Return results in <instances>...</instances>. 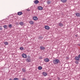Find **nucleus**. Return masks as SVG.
I'll return each instance as SVG.
<instances>
[{
	"label": "nucleus",
	"instance_id": "nucleus-1",
	"mask_svg": "<svg viewBox=\"0 0 80 80\" xmlns=\"http://www.w3.org/2000/svg\"><path fill=\"white\" fill-rule=\"evenodd\" d=\"M53 62L54 64L57 65V64H58V63L60 62V60H59V59H55L53 60Z\"/></svg>",
	"mask_w": 80,
	"mask_h": 80
},
{
	"label": "nucleus",
	"instance_id": "nucleus-2",
	"mask_svg": "<svg viewBox=\"0 0 80 80\" xmlns=\"http://www.w3.org/2000/svg\"><path fill=\"white\" fill-rule=\"evenodd\" d=\"M26 61L28 62H30L31 59H30V57L29 56H28V58L26 59Z\"/></svg>",
	"mask_w": 80,
	"mask_h": 80
},
{
	"label": "nucleus",
	"instance_id": "nucleus-3",
	"mask_svg": "<svg viewBox=\"0 0 80 80\" xmlns=\"http://www.w3.org/2000/svg\"><path fill=\"white\" fill-rule=\"evenodd\" d=\"M22 57L23 58H26L27 57V54H23L22 55Z\"/></svg>",
	"mask_w": 80,
	"mask_h": 80
},
{
	"label": "nucleus",
	"instance_id": "nucleus-4",
	"mask_svg": "<svg viewBox=\"0 0 80 80\" xmlns=\"http://www.w3.org/2000/svg\"><path fill=\"white\" fill-rule=\"evenodd\" d=\"M44 61L45 62H48L50 61V60L48 58H46L44 59Z\"/></svg>",
	"mask_w": 80,
	"mask_h": 80
},
{
	"label": "nucleus",
	"instance_id": "nucleus-5",
	"mask_svg": "<svg viewBox=\"0 0 80 80\" xmlns=\"http://www.w3.org/2000/svg\"><path fill=\"white\" fill-rule=\"evenodd\" d=\"M40 50H44L45 49V47L42 46H41L40 47Z\"/></svg>",
	"mask_w": 80,
	"mask_h": 80
},
{
	"label": "nucleus",
	"instance_id": "nucleus-6",
	"mask_svg": "<svg viewBox=\"0 0 80 80\" xmlns=\"http://www.w3.org/2000/svg\"><path fill=\"white\" fill-rule=\"evenodd\" d=\"M38 9L39 10H42L43 9V8L41 6H39L38 7Z\"/></svg>",
	"mask_w": 80,
	"mask_h": 80
},
{
	"label": "nucleus",
	"instance_id": "nucleus-7",
	"mask_svg": "<svg viewBox=\"0 0 80 80\" xmlns=\"http://www.w3.org/2000/svg\"><path fill=\"white\" fill-rule=\"evenodd\" d=\"M45 28L46 30H49L50 29V27L48 26H45Z\"/></svg>",
	"mask_w": 80,
	"mask_h": 80
},
{
	"label": "nucleus",
	"instance_id": "nucleus-8",
	"mask_svg": "<svg viewBox=\"0 0 80 80\" xmlns=\"http://www.w3.org/2000/svg\"><path fill=\"white\" fill-rule=\"evenodd\" d=\"M75 59L76 60H77V61H78V60H80V59L79 58V57L78 56H76L75 58Z\"/></svg>",
	"mask_w": 80,
	"mask_h": 80
},
{
	"label": "nucleus",
	"instance_id": "nucleus-9",
	"mask_svg": "<svg viewBox=\"0 0 80 80\" xmlns=\"http://www.w3.org/2000/svg\"><path fill=\"white\" fill-rule=\"evenodd\" d=\"M42 73L44 76H45V77H46V76H47V75H48V74H47V73L45 72H42Z\"/></svg>",
	"mask_w": 80,
	"mask_h": 80
},
{
	"label": "nucleus",
	"instance_id": "nucleus-10",
	"mask_svg": "<svg viewBox=\"0 0 80 80\" xmlns=\"http://www.w3.org/2000/svg\"><path fill=\"white\" fill-rule=\"evenodd\" d=\"M35 3V4H38V3H39V1H38V0H36L34 1L33 2Z\"/></svg>",
	"mask_w": 80,
	"mask_h": 80
},
{
	"label": "nucleus",
	"instance_id": "nucleus-11",
	"mask_svg": "<svg viewBox=\"0 0 80 80\" xmlns=\"http://www.w3.org/2000/svg\"><path fill=\"white\" fill-rule=\"evenodd\" d=\"M22 14H23V13L22 12H18V15H22Z\"/></svg>",
	"mask_w": 80,
	"mask_h": 80
},
{
	"label": "nucleus",
	"instance_id": "nucleus-12",
	"mask_svg": "<svg viewBox=\"0 0 80 80\" xmlns=\"http://www.w3.org/2000/svg\"><path fill=\"white\" fill-rule=\"evenodd\" d=\"M33 19L34 20H38V18L37 17H33Z\"/></svg>",
	"mask_w": 80,
	"mask_h": 80
},
{
	"label": "nucleus",
	"instance_id": "nucleus-13",
	"mask_svg": "<svg viewBox=\"0 0 80 80\" xmlns=\"http://www.w3.org/2000/svg\"><path fill=\"white\" fill-rule=\"evenodd\" d=\"M51 3H52V2L50 0H48L47 2V3H48V5H50Z\"/></svg>",
	"mask_w": 80,
	"mask_h": 80
},
{
	"label": "nucleus",
	"instance_id": "nucleus-14",
	"mask_svg": "<svg viewBox=\"0 0 80 80\" xmlns=\"http://www.w3.org/2000/svg\"><path fill=\"white\" fill-rule=\"evenodd\" d=\"M29 23L31 24V25H33L34 24V23L32 21H31L29 22Z\"/></svg>",
	"mask_w": 80,
	"mask_h": 80
},
{
	"label": "nucleus",
	"instance_id": "nucleus-15",
	"mask_svg": "<svg viewBox=\"0 0 80 80\" xmlns=\"http://www.w3.org/2000/svg\"><path fill=\"white\" fill-rule=\"evenodd\" d=\"M76 15L77 16V17H80V13H76Z\"/></svg>",
	"mask_w": 80,
	"mask_h": 80
},
{
	"label": "nucleus",
	"instance_id": "nucleus-16",
	"mask_svg": "<svg viewBox=\"0 0 80 80\" xmlns=\"http://www.w3.org/2000/svg\"><path fill=\"white\" fill-rule=\"evenodd\" d=\"M61 1L62 3H65V2H67V0H61Z\"/></svg>",
	"mask_w": 80,
	"mask_h": 80
},
{
	"label": "nucleus",
	"instance_id": "nucleus-17",
	"mask_svg": "<svg viewBox=\"0 0 80 80\" xmlns=\"http://www.w3.org/2000/svg\"><path fill=\"white\" fill-rule=\"evenodd\" d=\"M63 24L60 23H59L58 24V26H60V27H63Z\"/></svg>",
	"mask_w": 80,
	"mask_h": 80
},
{
	"label": "nucleus",
	"instance_id": "nucleus-18",
	"mask_svg": "<svg viewBox=\"0 0 80 80\" xmlns=\"http://www.w3.org/2000/svg\"><path fill=\"white\" fill-rule=\"evenodd\" d=\"M23 23H24L23 22H20L19 24L20 25H21V26H22V25H23Z\"/></svg>",
	"mask_w": 80,
	"mask_h": 80
},
{
	"label": "nucleus",
	"instance_id": "nucleus-19",
	"mask_svg": "<svg viewBox=\"0 0 80 80\" xmlns=\"http://www.w3.org/2000/svg\"><path fill=\"white\" fill-rule=\"evenodd\" d=\"M4 28L5 29H7V28H8V27H7V25H5L3 26Z\"/></svg>",
	"mask_w": 80,
	"mask_h": 80
},
{
	"label": "nucleus",
	"instance_id": "nucleus-20",
	"mask_svg": "<svg viewBox=\"0 0 80 80\" xmlns=\"http://www.w3.org/2000/svg\"><path fill=\"white\" fill-rule=\"evenodd\" d=\"M4 44H5V45H8V43L7 42H4Z\"/></svg>",
	"mask_w": 80,
	"mask_h": 80
},
{
	"label": "nucleus",
	"instance_id": "nucleus-21",
	"mask_svg": "<svg viewBox=\"0 0 80 80\" xmlns=\"http://www.w3.org/2000/svg\"><path fill=\"white\" fill-rule=\"evenodd\" d=\"M38 70H42V67L41 66H39L38 67Z\"/></svg>",
	"mask_w": 80,
	"mask_h": 80
},
{
	"label": "nucleus",
	"instance_id": "nucleus-22",
	"mask_svg": "<svg viewBox=\"0 0 80 80\" xmlns=\"http://www.w3.org/2000/svg\"><path fill=\"white\" fill-rule=\"evenodd\" d=\"M20 49L21 50H24V48H23V47H20Z\"/></svg>",
	"mask_w": 80,
	"mask_h": 80
},
{
	"label": "nucleus",
	"instance_id": "nucleus-23",
	"mask_svg": "<svg viewBox=\"0 0 80 80\" xmlns=\"http://www.w3.org/2000/svg\"><path fill=\"white\" fill-rule=\"evenodd\" d=\"M8 27L9 28H12V24H9L8 26Z\"/></svg>",
	"mask_w": 80,
	"mask_h": 80
},
{
	"label": "nucleus",
	"instance_id": "nucleus-24",
	"mask_svg": "<svg viewBox=\"0 0 80 80\" xmlns=\"http://www.w3.org/2000/svg\"><path fill=\"white\" fill-rule=\"evenodd\" d=\"M13 80H19V79H18V78H14Z\"/></svg>",
	"mask_w": 80,
	"mask_h": 80
},
{
	"label": "nucleus",
	"instance_id": "nucleus-25",
	"mask_svg": "<svg viewBox=\"0 0 80 80\" xmlns=\"http://www.w3.org/2000/svg\"><path fill=\"white\" fill-rule=\"evenodd\" d=\"M39 39H40V40H42V38H43V37H42V36H39Z\"/></svg>",
	"mask_w": 80,
	"mask_h": 80
},
{
	"label": "nucleus",
	"instance_id": "nucleus-26",
	"mask_svg": "<svg viewBox=\"0 0 80 80\" xmlns=\"http://www.w3.org/2000/svg\"><path fill=\"white\" fill-rule=\"evenodd\" d=\"M22 71L23 72H25V69L24 68H23L22 69Z\"/></svg>",
	"mask_w": 80,
	"mask_h": 80
},
{
	"label": "nucleus",
	"instance_id": "nucleus-27",
	"mask_svg": "<svg viewBox=\"0 0 80 80\" xmlns=\"http://www.w3.org/2000/svg\"><path fill=\"white\" fill-rule=\"evenodd\" d=\"M75 63H76V64H78L79 62H78V61H76L75 62Z\"/></svg>",
	"mask_w": 80,
	"mask_h": 80
},
{
	"label": "nucleus",
	"instance_id": "nucleus-28",
	"mask_svg": "<svg viewBox=\"0 0 80 80\" xmlns=\"http://www.w3.org/2000/svg\"><path fill=\"white\" fill-rule=\"evenodd\" d=\"M3 28H2V26H0V30H2Z\"/></svg>",
	"mask_w": 80,
	"mask_h": 80
},
{
	"label": "nucleus",
	"instance_id": "nucleus-29",
	"mask_svg": "<svg viewBox=\"0 0 80 80\" xmlns=\"http://www.w3.org/2000/svg\"><path fill=\"white\" fill-rule=\"evenodd\" d=\"M39 59H40V60H41V59H42V56H40L39 58Z\"/></svg>",
	"mask_w": 80,
	"mask_h": 80
},
{
	"label": "nucleus",
	"instance_id": "nucleus-30",
	"mask_svg": "<svg viewBox=\"0 0 80 80\" xmlns=\"http://www.w3.org/2000/svg\"><path fill=\"white\" fill-rule=\"evenodd\" d=\"M30 9H27V11H28V12H30Z\"/></svg>",
	"mask_w": 80,
	"mask_h": 80
},
{
	"label": "nucleus",
	"instance_id": "nucleus-31",
	"mask_svg": "<svg viewBox=\"0 0 80 80\" xmlns=\"http://www.w3.org/2000/svg\"><path fill=\"white\" fill-rule=\"evenodd\" d=\"M22 80H26V79H25V78H23L22 79Z\"/></svg>",
	"mask_w": 80,
	"mask_h": 80
},
{
	"label": "nucleus",
	"instance_id": "nucleus-32",
	"mask_svg": "<svg viewBox=\"0 0 80 80\" xmlns=\"http://www.w3.org/2000/svg\"><path fill=\"white\" fill-rule=\"evenodd\" d=\"M78 57L80 58V54L78 55Z\"/></svg>",
	"mask_w": 80,
	"mask_h": 80
},
{
	"label": "nucleus",
	"instance_id": "nucleus-33",
	"mask_svg": "<svg viewBox=\"0 0 80 80\" xmlns=\"http://www.w3.org/2000/svg\"><path fill=\"white\" fill-rule=\"evenodd\" d=\"M78 46H80V44H78Z\"/></svg>",
	"mask_w": 80,
	"mask_h": 80
},
{
	"label": "nucleus",
	"instance_id": "nucleus-34",
	"mask_svg": "<svg viewBox=\"0 0 80 80\" xmlns=\"http://www.w3.org/2000/svg\"><path fill=\"white\" fill-rule=\"evenodd\" d=\"M9 80H13V79H9Z\"/></svg>",
	"mask_w": 80,
	"mask_h": 80
},
{
	"label": "nucleus",
	"instance_id": "nucleus-35",
	"mask_svg": "<svg viewBox=\"0 0 80 80\" xmlns=\"http://www.w3.org/2000/svg\"><path fill=\"white\" fill-rule=\"evenodd\" d=\"M49 80H52V79H51L50 78V79H49Z\"/></svg>",
	"mask_w": 80,
	"mask_h": 80
}]
</instances>
